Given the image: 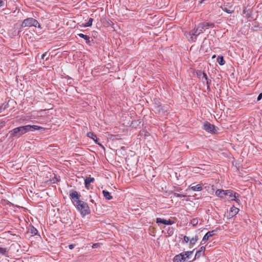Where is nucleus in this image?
Segmentation results:
<instances>
[{
    "instance_id": "f257e3e1",
    "label": "nucleus",
    "mask_w": 262,
    "mask_h": 262,
    "mask_svg": "<svg viewBox=\"0 0 262 262\" xmlns=\"http://www.w3.org/2000/svg\"><path fill=\"white\" fill-rule=\"evenodd\" d=\"M214 25L213 23L206 22L201 23L198 25L186 35L188 40L191 42H195L197 37L209 28H213Z\"/></svg>"
},
{
    "instance_id": "f03ea898",
    "label": "nucleus",
    "mask_w": 262,
    "mask_h": 262,
    "mask_svg": "<svg viewBox=\"0 0 262 262\" xmlns=\"http://www.w3.org/2000/svg\"><path fill=\"white\" fill-rule=\"evenodd\" d=\"M40 128H42V127L37 125H27L16 127L9 131V134L11 137H19L27 132H33L35 130H38Z\"/></svg>"
},
{
    "instance_id": "7ed1b4c3",
    "label": "nucleus",
    "mask_w": 262,
    "mask_h": 262,
    "mask_svg": "<svg viewBox=\"0 0 262 262\" xmlns=\"http://www.w3.org/2000/svg\"><path fill=\"white\" fill-rule=\"evenodd\" d=\"M74 205L82 215H85L89 213V207L85 202L80 201L77 202Z\"/></svg>"
},
{
    "instance_id": "20e7f679",
    "label": "nucleus",
    "mask_w": 262,
    "mask_h": 262,
    "mask_svg": "<svg viewBox=\"0 0 262 262\" xmlns=\"http://www.w3.org/2000/svg\"><path fill=\"white\" fill-rule=\"evenodd\" d=\"M32 26L38 27L39 28H41V26L38 21L32 17L27 18L24 19L21 25L22 27H30Z\"/></svg>"
},
{
    "instance_id": "39448f33",
    "label": "nucleus",
    "mask_w": 262,
    "mask_h": 262,
    "mask_svg": "<svg viewBox=\"0 0 262 262\" xmlns=\"http://www.w3.org/2000/svg\"><path fill=\"white\" fill-rule=\"evenodd\" d=\"M226 196L229 198V199L231 201H235L237 203H239V200L237 198L239 196V194L236 192H234L231 190H226L225 192Z\"/></svg>"
},
{
    "instance_id": "423d86ee",
    "label": "nucleus",
    "mask_w": 262,
    "mask_h": 262,
    "mask_svg": "<svg viewBox=\"0 0 262 262\" xmlns=\"http://www.w3.org/2000/svg\"><path fill=\"white\" fill-rule=\"evenodd\" d=\"M70 196L72 200V201L75 205L77 202L80 201V194H79L76 191L72 190L70 192Z\"/></svg>"
},
{
    "instance_id": "0eeeda50",
    "label": "nucleus",
    "mask_w": 262,
    "mask_h": 262,
    "mask_svg": "<svg viewBox=\"0 0 262 262\" xmlns=\"http://www.w3.org/2000/svg\"><path fill=\"white\" fill-rule=\"evenodd\" d=\"M203 129L210 133H214L215 132L214 126L208 122L204 123L203 125Z\"/></svg>"
},
{
    "instance_id": "6e6552de",
    "label": "nucleus",
    "mask_w": 262,
    "mask_h": 262,
    "mask_svg": "<svg viewBox=\"0 0 262 262\" xmlns=\"http://www.w3.org/2000/svg\"><path fill=\"white\" fill-rule=\"evenodd\" d=\"M216 231L214 230L207 232L206 234L204 236L203 239L202 241V243H203V244H205L210 237L215 235Z\"/></svg>"
},
{
    "instance_id": "1a4fd4ad",
    "label": "nucleus",
    "mask_w": 262,
    "mask_h": 262,
    "mask_svg": "<svg viewBox=\"0 0 262 262\" xmlns=\"http://www.w3.org/2000/svg\"><path fill=\"white\" fill-rule=\"evenodd\" d=\"M156 222H157V223H162V224H163L166 225H171L174 223V222H173L170 220H166L164 219H161L160 217L157 218Z\"/></svg>"
},
{
    "instance_id": "9d476101",
    "label": "nucleus",
    "mask_w": 262,
    "mask_h": 262,
    "mask_svg": "<svg viewBox=\"0 0 262 262\" xmlns=\"http://www.w3.org/2000/svg\"><path fill=\"white\" fill-rule=\"evenodd\" d=\"M222 9H223V10H224V11H225L226 12H227V13H229V14L232 13L234 11V9L233 8V6L231 5H230V4H228V5H224L222 7Z\"/></svg>"
},
{
    "instance_id": "9b49d317",
    "label": "nucleus",
    "mask_w": 262,
    "mask_h": 262,
    "mask_svg": "<svg viewBox=\"0 0 262 262\" xmlns=\"http://www.w3.org/2000/svg\"><path fill=\"white\" fill-rule=\"evenodd\" d=\"M183 256L181 253L177 255L173 258V262H185V260Z\"/></svg>"
},
{
    "instance_id": "f8f14e48",
    "label": "nucleus",
    "mask_w": 262,
    "mask_h": 262,
    "mask_svg": "<svg viewBox=\"0 0 262 262\" xmlns=\"http://www.w3.org/2000/svg\"><path fill=\"white\" fill-rule=\"evenodd\" d=\"M225 192L226 190H224L222 189H217L215 192V194L216 196L219 197L224 198V196H226Z\"/></svg>"
},
{
    "instance_id": "ddd939ff",
    "label": "nucleus",
    "mask_w": 262,
    "mask_h": 262,
    "mask_svg": "<svg viewBox=\"0 0 262 262\" xmlns=\"http://www.w3.org/2000/svg\"><path fill=\"white\" fill-rule=\"evenodd\" d=\"M191 189L193 191H201L202 190V185L200 184L194 186H191Z\"/></svg>"
},
{
    "instance_id": "4468645a",
    "label": "nucleus",
    "mask_w": 262,
    "mask_h": 262,
    "mask_svg": "<svg viewBox=\"0 0 262 262\" xmlns=\"http://www.w3.org/2000/svg\"><path fill=\"white\" fill-rule=\"evenodd\" d=\"M94 178H90V177H89V178H86L85 179V186L86 188H88L89 186V185L91 183L94 182Z\"/></svg>"
},
{
    "instance_id": "2eb2a0df",
    "label": "nucleus",
    "mask_w": 262,
    "mask_h": 262,
    "mask_svg": "<svg viewBox=\"0 0 262 262\" xmlns=\"http://www.w3.org/2000/svg\"><path fill=\"white\" fill-rule=\"evenodd\" d=\"M239 211V209L236 208V207H232L231 208V210H230V215L231 216H234L235 215H236L238 212Z\"/></svg>"
},
{
    "instance_id": "dca6fc26",
    "label": "nucleus",
    "mask_w": 262,
    "mask_h": 262,
    "mask_svg": "<svg viewBox=\"0 0 262 262\" xmlns=\"http://www.w3.org/2000/svg\"><path fill=\"white\" fill-rule=\"evenodd\" d=\"M103 196L107 200H110L112 199V196L111 195L110 193L106 191V190H103L102 191Z\"/></svg>"
},
{
    "instance_id": "f3484780",
    "label": "nucleus",
    "mask_w": 262,
    "mask_h": 262,
    "mask_svg": "<svg viewBox=\"0 0 262 262\" xmlns=\"http://www.w3.org/2000/svg\"><path fill=\"white\" fill-rule=\"evenodd\" d=\"M78 35L80 37L84 39H85L86 40V43H89L90 42V37L89 36H88L86 35H84V34H83L82 33L78 34Z\"/></svg>"
},
{
    "instance_id": "a211bd4d",
    "label": "nucleus",
    "mask_w": 262,
    "mask_h": 262,
    "mask_svg": "<svg viewBox=\"0 0 262 262\" xmlns=\"http://www.w3.org/2000/svg\"><path fill=\"white\" fill-rule=\"evenodd\" d=\"M193 251H186L184 252H182L181 254L184 256V258L185 260H186L187 258H188L189 256L192 253Z\"/></svg>"
},
{
    "instance_id": "6ab92c4d",
    "label": "nucleus",
    "mask_w": 262,
    "mask_h": 262,
    "mask_svg": "<svg viewBox=\"0 0 262 262\" xmlns=\"http://www.w3.org/2000/svg\"><path fill=\"white\" fill-rule=\"evenodd\" d=\"M87 136L89 138H91L92 139H93L96 142H97V138L93 133L89 132L88 133Z\"/></svg>"
},
{
    "instance_id": "aec40b11",
    "label": "nucleus",
    "mask_w": 262,
    "mask_h": 262,
    "mask_svg": "<svg viewBox=\"0 0 262 262\" xmlns=\"http://www.w3.org/2000/svg\"><path fill=\"white\" fill-rule=\"evenodd\" d=\"M202 75H203V77L202 78H204L205 80L206 81V84L207 85V87L208 88H209V84H210V82H211V80H209L208 79V77H207V74L205 73H202Z\"/></svg>"
},
{
    "instance_id": "412c9836",
    "label": "nucleus",
    "mask_w": 262,
    "mask_h": 262,
    "mask_svg": "<svg viewBox=\"0 0 262 262\" xmlns=\"http://www.w3.org/2000/svg\"><path fill=\"white\" fill-rule=\"evenodd\" d=\"M29 232L32 234V235H35L38 233V231L34 227H31L29 229Z\"/></svg>"
},
{
    "instance_id": "4be33fe9",
    "label": "nucleus",
    "mask_w": 262,
    "mask_h": 262,
    "mask_svg": "<svg viewBox=\"0 0 262 262\" xmlns=\"http://www.w3.org/2000/svg\"><path fill=\"white\" fill-rule=\"evenodd\" d=\"M217 61L220 65H224L225 64V60L223 56H219Z\"/></svg>"
},
{
    "instance_id": "5701e85b",
    "label": "nucleus",
    "mask_w": 262,
    "mask_h": 262,
    "mask_svg": "<svg viewBox=\"0 0 262 262\" xmlns=\"http://www.w3.org/2000/svg\"><path fill=\"white\" fill-rule=\"evenodd\" d=\"M93 19L92 18H90L88 23L83 25V27H87L91 26L92 25Z\"/></svg>"
},
{
    "instance_id": "b1692460",
    "label": "nucleus",
    "mask_w": 262,
    "mask_h": 262,
    "mask_svg": "<svg viewBox=\"0 0 262 262\" xmlns=\"http://www.w3.org/2000/svg\"><path fill=\"white\" fill-rule=\"evenodd\" d=\"M7 252L6 248L0 247V254L6 255L7 254Z\"/></svg>"
},
{
    "instance_id": "393cba45",
    "label": "nucleus",
    "mask_w": 262,
    "mask_h": 262,
    "mask_svg": "<svg viewBox=\"0 0 262 262\" xmlns=\"http://www.w3.org/2000/svg\"><path fill=\"white\" fill-rule=\"evenodd\" d=\"M198 237L197 236H195V237H192L190 240V244L191 245H194L196 242V241H198Z\"/></svg>"
},
{
    "instance_id": "a878e982",
    "label": "nucleus",
    "mask_w": 262,
    "mask_h": 262,
    "mask_svg": "<svg viewBox=\"0 0 262 262\" xmlns=\"http://www.w3.org/2000/svg\"><path fill=\"white\" fill-rule=\"evenodd\" d=\"M191 223L193 226H195L198 224V220L197 219H193L191 221Z\"/></svg>"
},
{
    "instance_id": "bb28decb",
    "label": "nucleus",
    "mask_w": 262,
    "mask_h": 262,
    "mask_svg": "<svg viewBox=\"0 0 262 262\" xmlns=\"http://www.w3.org/2000/svg\"><path fill=\"white\" fill-rule=\"evenodd\" d=\"M174 195L175 196L178 197V198H183V197H185L186 196L185 195L179 194V193H174Z\"/></svg>"
},
{
    "instance_id": "cd10ccee",
    "label": "nucleus",
    "mask_w": 262,
    "mask_h": 262,
    "mask_svg": "<svg viewBox=\"0 0 262 262\" xmlns=\"http://www.w3.org/2000/svg\"><path fill=\"white\" fill-rule=\"evenodd\" d=\"M201 251H198L196 253H195V259H196V258H198L199 257H200L201 255Z\"/></svg>"
},
{
    "instance_id": "c85d7f7f",
    "label": "nucleus",
    "mask_w": 262,
    "mask_h": 262,
    "mask_svg": "<svg viewBox=\"0 0 262 262\" xmlns=\"http://www.w3.org/2000/svg\"><path fill=\"white\" fill-rule=\"evenodd\" d=\"M190 239L187 236H184V241L186 242V243H188L189 241H190Z\"/></svg>"
},
{
    "instance_id": "c756f323",
    "label": "nucleus",
    "mask_w": 262,
    "mask_h": 262,
    "mask_svg": "<svg viewBox=\"0 0 262 262\" xmlns=\"http://www.w3.org/2000/svg\"><path fill=\"white\" fill-rule=\"evenodd\" d=\"M99 247V244H98V243L94 244L92 246L93 248H97Z\"/></svg>"
},
{
    "instance_id": "7c9ffc66",
    "label": "nucleus",
    "mask_w": 262,
    "mask_h": 262,
    "mask_svg": "<svg viewBox=\"0 0 262 262\" xmlns=\"http://www.w3.org/2000/svg\"><path fill=\"white\" fill-rule=\"evenodd\" d=\"M205 250V248L204 247H201L199 250V251H201V253L202 254V252H204Z\"/></svg>"
},
{
    "instance_id": "2f4dec72",
    "label": "nucleus",
    "mask_w": 262,
    "mask_h": 262,
    "mask_svg": "<svg viewBox=\"0 0 262 262\" xmlns=\"http://www.w3.org/2000/svg\"><path fill=\"white\" fill-rule=\"evenodd\" d=\"M262 98V93H260L257 98V101H259Z\"/></svg>"
},
{
    "instance_id": "473e14b6",
    "label": "nucleus",
    "mask_w": 262,
    "mask_h": 262,
    "mask_svg": "<svg viewBox=\"0 0 262 262\" xmlns=\"http://www.w3.org/2000/svg\"><path fill=\"white\" fill-rule=\"evenodd\" d=\"M1 106H3V111L5 110L8 107V104H3Z\"/></svg>"
},
{
    "instance_id": "72a5a7b5",
    "label": "nucleus",
    "mask_w": 262,
    "mask_h": 262,
    "mask_svg": "<svg viewBox=\"0 0 262 262\" xmlns=\"http://www.w3.org/2000/svg\"><path fill=\"white\" fill-rule=\"evenodd\" d=\"M173 232V229H169V231H168V233L169 234L171 235L172 234Z\"/></svg>"
},
{
    "instance_id": "f704fd0d",
    "label": "nucleus",
    "mask_w": 262,
    "mask_h": 262,
    "mask_svg": "<svg viewBox=\"0 0 262 262\" xmlns=\"http://www.w3.org/2000/svg\"><path fill=\"white\" fill-rule=\"evenodd\" d=\"M5 2L3 0H0V7L4 6Z\"/></svg>"
},
{
    "instance_id": "c9c22d12",
    "label": "nucleus",
    "mask_w": 262,
    "mask_h": 262,
    "mask_svg": "<svg viewBox=\"0 0 262 262\" xmlns=\"http://www.w3.org/2000/svg\"><path fill=\"white\" fill-rule=\"evenodd\" d=\"M75 246L74 245L71 244L69 245V247L70 249H73L74 248Z\"/></svg>"
},
{
    "instance_id": "e433bc0d",
    "label": "nucleus",
    "mask_w": 262,
    "mask_h": 262,
    "mask_svg": "<svg viewBox=\"0 0 262 262\" xmlns=\"http://www.w3.org/2000/svg\"><path fill=\"white\" fill-rule=\"evenodd\" d=\"M3 111V106H0V113Z\"/></svg>"
},
{
    "instance_id": "4c0bfd02",
    "label": "nucleus",
    "mask_w": 262,
    "mask_h": 262,
    "mask_svg": "<svg viewBox=\"0 0 262 262\" xmlns=\"http://www.w3.org/2000/svg\"><path fill=\"white\" fill-rule=\"evenodd\" d=\"M45 56H46V54H43L41 57L42 59H44V58H45Z\"/></svg>"
},
{
    "instance_id": "58836bf2",
    "label": "nucleus",
    "mask_w": 262,
    "mask_h": 262,
    "mask_svg": "<svg viewBox=\"0 0 262 262\" xmlns=\"http://www.w3.org/2000/svg\"><path fill=\"white\" fill-rule=\"evenodd\" d=\"M205 0H201V3H203V2H204Z\"/></svg>"
},
{
    "instance_id": "ea45409f",
    "label": "nucleus",
    "mask_w": 262,
    "mask_h": 262,
    "mask_svg": "<svg viewBox=\"0 0 262 262\" xmlns=\"http://www.w3.org/2000/svg\"><path fill=\"white\" fill-rule=\"evenodd\" d=\"M215 57V55H214L213 56L212 58H214Z\"/></svg>"
}]
</instances>
